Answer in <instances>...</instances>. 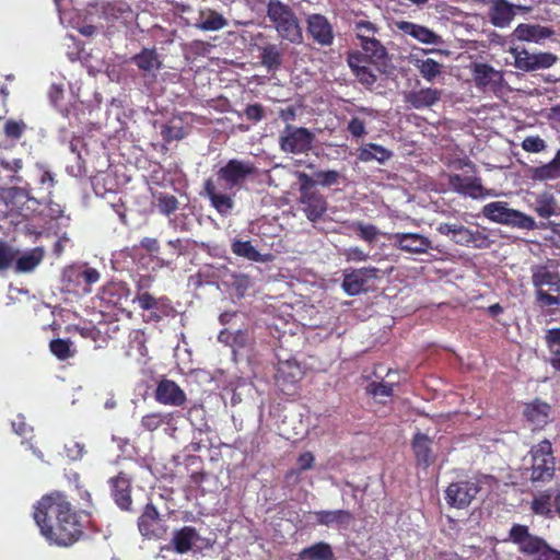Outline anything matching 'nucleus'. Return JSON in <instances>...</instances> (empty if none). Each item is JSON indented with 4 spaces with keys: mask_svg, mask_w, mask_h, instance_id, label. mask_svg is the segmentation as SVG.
<instances>
[{
    "mask_svg": "<svg viewBox=\"0 0 560 560\" xmlns=\"http://www.w3.org/2000/svg\"><path fill=\"white\" fill-rule=\"evenodd\" d=\"M266 13L278 35L292 44L303 42V32L293 9L281 0H268Z\"/></svg>",
    "mask_w": 560,
    "mask_h": 560,
    "instance_id": "nucleus-4",
    "label": "nucleus"
},
{
    "mask_svg": "<svg viewBox=\"0 0 560 560\" xmlns=\"http://www.w3.org/2000/svg\"><path fill=\"white\" fill-rule=\"evenodd\" d=\"M299 202L305 217L311 222H317L327 211V200L319 191L300 196Z\"/></svg>",
    "mask_w": 560,
    "mask_h": 560,
    "instance_id": "nucleus-24",
    "label": "nucleus"
},
{
    "mask_svg": "<svg viewBox=\"0 0 560 560\" xmlns=\"http://www.w3.org/2000/svg\"><path fill=\"white\" fill-rule=\"evenodd\" d=\"M348 228L354 231L360 240L370 245L374 244L381 235V231L376 225L364 223L363 221H353L348 225Z\"/></svg>",
    "mask_w": 560,
    "mask_h": 560,
    "instance_id": "nucleus-46",
    "label": "nucleus"
},
{
    "mask_svg": "<svg viewBox=\"0 0 560 560\" xmlns=\"http://www.w3.org/2000/svg\"><path fill=\"white\" fill-rule=\"evenodd\" d=\"M348 65L361 84L372 86L376 82L377 75L370 67L372 63L360 51L349 54Z\"/></svg>",
    "mask_w": 560,
    "mask_h": 560,
    "instance_id": "nucleus-25",
    "label": "nucleus"
},
{
    "mask_svg": "<svg viewBox=\"0 0 560 560\" xmlns=\"http://www.w3.org/2000/svg\"><path fill=\"white\" fill-rule=\"evenodd\" d=\"M303 376L301 365L295 360H285L278 363L276 381L279 384H295Z\"/></svg>",
    "mask_w": 560,
    "mask_h": 560,
    "instance_id": "nucleus-32",
    "label": "nucleus"
},
{
    "mask_svg": "<svg viewBox=\"0 0 560 560\" xmlns=\"http://www.w3.org/2000/svg\"><path fill=\"white\" fill-rule=\"evenodd\" d=\"M509 537L512 542L518 546V550L525 555H538L545 547L547 541L529 533L526 525L513 524L510 529Z\"/></svg>",
    "mask_w": 560,
    "mask_h": 560,
    "instance_id": "nucleus-15",
    "label": "nucleus"
},
{
    "mask_svg": "<svg viewBox=\"0 0 560 560\" xmlns=\"http://www.w3.org/2000/svg\"><path fill=\"white\" fill-rule=\"evenodd\" d=\"M228 25L226 19L212 9L201 10L196 27L201 31H219Z\"/></svg>",
    "mask_w": 560,
    "mask_h": 560,
    "instance_id": "nucleus-39",
    "label": "nucleus"
},
{
    "mask_svg": "<svg viewBox=\"0 0 560 560\" xmlns=\"http://www.w3.org/2000/svg\"><path fill=\"white\" fill-rule=\"evenodd\" d=\"M256 173L257 168L253 162L231 159L217 171V179L210 177L205 180V196L221 217H229L232 214L235 206L234 195L221 191L220 187L224 190H232Z\"/></svg>",
    "mask_w": 560,
    "mask_h": 560,
    "instance_id": "nucleus-2",
    "label": "nucleus"
},
{
    "mask_svg": "<svg viewBox=\"0 0 560 560\" xmlns=\"http://www.w3.org/2000/svg\"><path fill=\"white\" fill-rule=\"evenodd\" d=\"M369 394L373 397H390L393 396V385L385 382H372L366 387Z\"/></svg>",
    "mask_w": 560,
    "mask_h": 560,
    "instance_id": "nucleus-56",
    "label": "nucleus"
},
{
    "mask_svg": "<svg viewBox=\"0 0 560 560\" xmlns=\"http://www.w3.org/2000/svg\"><path fill=\"white\" fill-rule=\"evenodd\" d=\"M265 107L261 104H249L244 109L247 120L258 122L265 117Z\"/></svg>",
    "mask_w": 560,
    "mask_h": 560,
    "instance_id": "nucleus-60",
    "label": "nucleus"
},
{
    "mask_svg": "<svg viewBox=\"0 0 560 560\" xmlns=\"http://www.w3.org/2000/svg\"><path fill=\"white\" fill-rule=\"evenodd\" d=\"M545 342L550 353L549 364L560 372V328H550L546 331Z\"/></svg>",
    "mask_w": 560,
    "mask_h": 560,
    "instance_id": "nucleus-43",
    "label": "nucleus"
},
{
    "mask_svg": "<svg viewBox=\"0 0 560 560\" xmlns=\"http://www.w3.org/2000/svg\"><path fill=\"white\" fill-rule=\"evenodd\" d=\"M19 250L13 248L5 241L0 240V271L8 270L12 267Z\"/></svg>",
    "mask_w": 560,
    "mask_h": 560,
    "instance_id": "nucleus-53",
    "label": "nucleus"
},
{
    "mask_svg": "<svg viewBox=\"0 0 560 560\" xmlns=\"http://www.w3.org/2000/svg\"><path fill=\"white\" fill-rule=\"evenodd\" d=\"M260 65L268 73L275 74L280 70L283 62V51L277 44H267L259 47Z\"/></svg>",
    "mask_w": 560,
    "mask_h": 560,
    "instance_id": "nucleus-28",
    "label": "nucleus"
},
{
    "mask_svg": "<svg viewBox=\"0 0 560 560\" xmlns=\"http://www.w3.org/2000/svg\"><path fill=\"white\" fill-rule=\"evenodd\" d=\"M231 252L237 256L254 262H266L269 255L260 254L250 241L234 238L231 242Z\"/></svg>",
    "mask_w": 560,
    "mask_h": 560,
    "instance_id": "nucleus-33",
    "label": "nucleus"
},
{
    "mask_svg": "<svg viewBox=\"0 0 560 560\" xmlns=\"http://www.w3.org/2000/svg\"><path fill=\"white\" fill-rule=\"evenodd\" d=\"M316 180L323 187H329L338 184L340 178V173L335 170L329 171H319L315 173Z\"/></svg>",
    "mask_w": 560,
    "mask_h": 560,
    "instance_id": "nucleus-58",
    "label": "nucleus"
},
{
    "mask_svg": "<svg viewBox=\"0 0 560 560\" xmlns=\"http://www.w3.org/2000/svg\"><path fill=\"white\" fill-rule=\"evenodd\" d=\"M300 560H335L331 546L325 541H318L314 545L303 548L299 553Z\"/></svg>",
    "mask_w": 560,
    "mask_h": 560,
    "instance_id": "nucleus-40",
    "label": "nucleus"
},
{
    "mask_svg": "<svg viewBox=\"0 0 560 560\" xmlns=\"http://www.w3.org/2000/svg\"><path fill=\"white\" fill-rule=\"evenodd\" d=\"M392 245L409 254H424L432 248V242L419 233L385 234Z\"/></svg>",
    "mask_w": 560,
    "mask_h": 560,
    "instance_id": "nucleus-16",
    "label": "nucleus"
},
{
    "mask_svg": "<svg viewBox=\"0 0 560 560\" xmlns=\"http://www.w3.org/2000/svg\"><path fill=\"white\" fill-rule=\"evenodd\" d=\"M353 30L357 38L360 40V45L375 39V36L378 33L377 25L369 20L354 21Z\"/></svg>",
    "mask_w": 560,
    "mask_h": 560,
    "instance_id": "nucleus-48",
    "label": "nucleus"
},
{
    "mask_svg": "<svg viewBox=\"0 0 560 560\" xmlns=\"http://www.w3.org/2000/svg\"><path fill=\"white\" fill-rule=\"evenodd\" d=\"M172 420L173 413L155 411L142 417L141 427L147 431L153 432L164 424H170Z\"/></svg>",
    "mask_w": 560,
    "mask_h": 560,
    "instance_id": "nucleus-50",
    "label": "nucleus"
},
{
    "mask_svg": "<svg viewBox=\"0 0 560 560\" xmlns=\"http://www.w3.org/2000/svg\"><path fill=\"white\" fill-rule=\"evenodd\" d=\"M480 490V480L476 478L451 482L445 489V501L451 508L466 509L476 499Z\"/></svg>",
    "mask_w": 560,
    "mask_h": 560,
    "instance_id": "nucleus-11",
    "label": "nucleus"
},
{
    "mask_svg": "<svg viewBox=\"0 0 560 560\" xmlns=\"http://www.w3.org/2000/svg\"><path fill=\"white\" fill-rule=\"evenodd\" d=\"M381 270L376 267H363L345 271L342 280L343 291L354 296L373 285L374 280L380 278Z\"/></svg>",
    "mask_w": 560,
    "mask_h": 560,
    "instance_id": "nucleus-13",
    "label": "nucleus"
},
{
    "mask_svg": "<svg viewBox=\"0 0 560 560\" xmlns=\"http://www.w3.org/2000/svg\"><path fill=\"white\" fill-rule=\"evenodd\" d=\"M50 352L59 360H67L73 355L69 339H52L49 342Z\"/></svg>",
    "mask_w": 560,
    "mask_h": 560,
    "instance_id": "nucleus-52",
    "label": "nucleus"
},
{
    "mask_svg": "<svg viewBox=\"0 0 560 560\" xmlns=\"http://www.w3.org/2000/svg\"><path fill=\"white\" fill-rule=\"evenodd\" d=\"M316 523L323 526H349L353 521V514L348 510H334V511H316L314 512Z\"/></svg>",
    "mask_w": 560,
    "mask_h": 560,
    "instance_id": "nucleus-27",
    "label": "nucleus"
},
{
    "mask_svg": "<svg viewBox=\"0 0 560 560\" xmlns=\"http://www.w3.org/2000/svg\"><path fill=\"white\" fill-rule=\"evenodd\" d=\"M23 168V161L21 159L5 160L0 158V180H10L23 183L19 172Z\"/></svg>",
    "mask_w": 560,
    "mask_h": 560,
    "instance_id": "nucleus-45",
    "label": "nucleus"
},
{
    "mask_svg": "<svg viewBox=\"0 0 560 560\" xmlns=\"http://www.w3.org/2000/svg\"><path fill=\"white\" fill-rule=\"evenodd\" d=\"M529 480L535 486H544L552 481L556 476V458L552 452V444L545 439L533 445L530 451Z\"/></svg>",
    "mask_w": 560,
    "mask_h": 560,
    "instance_id": "nucleus-5",
    "label": "nucleus"
},
{
    "mask_svg": "<svg viewBox=\"0 0 560 560\" xmlns=\"http://www.w3.org/2000/svg\"><path fill=\"white\" fill-rule=\"evenodd\" d=\"M393 156V152L377 143H366L359 149L358 159L361 162H370L376 160L383 164Z\"/></svg>",
    "mask_w": 560,
    "mask_h": 560,
    "instance_id": "nucleus-41",
    "label": "nucleus"
},
{
    "mask_svg": "<svg viewBox=\"0 0 560 560\" xmlns=\"http://www.w3.org/2000/svg\"><path fill=\"white\" fill-rule=\"evenodd\" d=\"M33 517L40 534L50 544L69 547L84 535V521L66 493L51 491L34 506Z\"/></svg>",
    "mask_w": 560,
    "mask_h": 560,
    "instance_id": "nucleus-1",
    "label": "nucleus"
},
{
    "mask_svg": "<svg viewBox=\"0 0 560 560\" xmlns=\"http://www.w3.org/2000/svg\"><path fill=\"white\" fill-rule=\"evenodd\" d=\"M555 495L556 494H553L552 490L550 489L539 491L534 495L530 502L532 512L545 518H553L556 514L553 503Z\"/></svg>",
    "mask_w": 560,
    "mask_h": 560,
    "instance_id": "nucleus-29",
    "label": "nucleus"
},
{
    "mask_svg": "<svg viewBox=\"0 0 560 560\" xmlns=\"http://www.w3.org/2000/svg\"><path fill=\"white\" fill-rule=\"evenodd\" d=\"M67 276L69 278L75 277L78 281H83V283L86 285V288H84L85 292H90V287L96 283L101 278L100 272L95 268L91 267H85L83 269L71 268L68 270Z\"/></svg>",
    "mask_w": 560,
    "mask_h": 560,
    "instance_id": "nucleus-49",
    "label": "nucleus"
},
{
    "mask_svg": "<svg viewBox=\"0 0 560 560\" xmlns=\"http://www.w3.org/2000/svg\"><path fill=\"white\" fill-rule=\"evenodd\" d=\"M228 285L234 291L238 299L244 298L253 288L254 281L250 276L243 272H232Z\"/></svg>",
    "mask_w": 560,
    "mask_h": 560,
    "instance_id": "nucleus-47",
    "label": "nucleus"
},
{
    "mask_svg": "<svg viewBox=\"0 0 560 560\" xmlns=\"http://www.w3.org/2000/svg\"><path fill=\"white\" fill-rule=\"evenodd\" d=\"M128 290L122 283H108L105 285L101 293V299L113 306H119L124 300H127Z\"/></svg>",
    "mask_w": 560,
    "mask_h": 560,
    "instance_id": "nucleus-44",
    "label": "nucleus"
},
{
    "mask_svg": "<svg viewBox=\"0 0 560 560\" xmlns=\"http://www.w3.org/2000/svg\"><path fill=\"white\" fill-rule=\"evenodd\" d=\"M110 494L114 502L122 511H132L131 479L120 471L109 479Z\"/></svg>",
    "mask_w": 560,
    "mask_h": 560,
    "instance_id": "nucleus-20",
    "label": "nucleus"
},
{
    "mask_svg": "<svg viewBox=\"0 0 560 560\" xmlns=\"http://www.w3.org/2000/svg\"><path fill=\"white\" fill-rule=\"evenodd\" d=\"M347 130L353 138H362L366 135L365 121L359 117H352L348 122Z\"/></svg>",
    "mask_w": 560,
    "mask_h": 560,
    "instance_id": "nucleus-59",
    "label": "nucleus"
},
{
    "mask_svg": "<svg viewBox=\"0 0 560 560\" xmlns=\"http://www.w3.org/2000/svg\"><path fill=\"white\" fill-rule=\"evenodd\" d=\"M137 525L141 536L149 540L163 539L168 529L158 508L152 502H148L144 505L138 517Z\"/></svg>",
    "mask_w": 560,
    "mask_h": 560,
    "instance_id": "nucleus-10",
    "label": "nucleus"
},
{
    "mask_svg": "<svg viewBox=\"0 0 560 560\" xmlns=\"http://www.w3.org/2000/svg\"><path fill=\"white\" fill-rule=\"evenodd\" d=\"M306 30L314 43L320 46H330L334 43L332 25L323 14H310L306 19Z\"/></svg>",
    "mask_w": 560,
    "mask_h": 560,
    "instance_id": "nucleus-18",
    "label": "nucleus"
},
{
    "mask_svg": "<svg viewBox=\"0 0 560 560\" xmlns=\"http://www.w3.org/2000/svg\"><path fill=\"white\" fill-rule=\"evenodd\" d=\"M471 73L475 85L481 90L495 91L503 81L501 71L488 63L477 62L472 65Z\"/></svg>",
    "mask_w": 560,
    "mask_h": 560,
    "instance_id": "nucleus-21",
    "label": "nucleus"
},
{
    "mask_svg": "<svg viewBox=\"0 0 560 560\" xmlns=\"http://www.w3.org/2000/svg\"><path fill=\"white\" fill-rule=\"evenodd\" d=\"M299 183H300V196L304 194H311L314 191H318L314 189L315 180L306 173H299Z\"/></svg>",
    "mask_w": 560,
    "mask_h": 560,
    "instance_id": "nucleus-63",
    "label": "nucleus"
},
{
    "mask_svg": "<svg viewBox=\"0 0 560 560\" xmlns=\"http://www.w3.org/2000/svg\"><path fill=\"white\" fill-rule=\"evenodd\" d=\"M488 4L489 21L493 26L499 28L508 27L514 20L518 10H527V8L512 4L508 0H489Z\"/></svg>",
    "mask_w": 560,
    "mask_h": 560,
    "instance_id": "nucleus-17",
    "label": "nucleus"
},
{
    "mask_svg": "<svg viewBox=\"0 0 560 560\" xmlns=\"http://www.w3.org/2000/svg\"><path fill=\"white\" fill-rule=\"evenodd\" d=\"M448 185L455 192L472 199L497 196L494 190L486 189L482 186L481 178L477 176L463 177L459 174H451L448 176Z\"/></svg>",
    "mask_w": 560,
    "mask_h": 560,
    "instance_id": "nucleus-14",
    "label": "nucleus"
},
{
    "mask_svg": "<svg viewBox=\"0 0 560 560\" xmlns=\"http://www.w3.org/2000/svg\"><path fill=\"white\" fill-rule=\"evenodd\" d=\"M158 209L164 215H171L178 209V200L174 195L160 194Z\"/></svg>",
    "mask_w": 560,
    "mask_h": 560,
    "instance_id": "nucleus-54",
    "label": "nucleus"
},
{
    "mask_svg": "<svg viewBox=\"0 0 560 560\" xmlns=\"http://www.w3.org/2000/svg\"><path fill=\"white\" fill-rule=\"evenodd\" d=\"M31 187L0 188V220H8L11 225H19L35 211L39 201L31 196Z\"/></svg>",
    "mask_w": 560,
    "mask_h": 560,
    "instance_id": "nucleus-3",
    "label": "nucleus"
},
{
    "mask_svg": "<svg viewBox=\"0 0 560 560\" xmlns=\"http://www.w3.org/2000/svg\"><path fill=\"white\" fill-rule=\"evenodd\" d=\"M432 443V439L419 430L413 434L410 445L418 466L428 468L434 463Z\"/></svg>",
    "mask_w": 560,
    "mask_h": 560,
    "instance_id": "nucleus-23",
    "label": "nucleus"
},
{
    "mask_svg": "<svg viewBox=\"0 0 560 560\" xmlns=\"http://www.w3.org/2000/svg\"><path fill=\"white\" fill-rule=\"evenodd\" d=\"M413 38L423 44H436L439 36L427 26L420 25Z\"/></svg>",
    "mask_w": 560,
    "mask_h": 560,
    "instance_id": "nucleus-61",
    "label": "nucleus"
},
{
    "mask_svg": "<svg viewBox=\"0 0 560 560\" xmlns=\"http://www.w3.org/2000/svg\"><path fill=\"white\" fill-rule=\"evenodd\" d=\"M550 406L538 399L527 404L524 409L526 420L535 427H544L549 418Z\"/></svg>",
    "mask_w": 560,
    "mask_h": 560,
    "instance_id": "nucleus-36",
    "label": "nucleus"
},
{
    "mask_svg": "<svg viewBox=\"0 0 560 560\" xmlns=\"http://www.w3.org/2000/svg\"><path fill=\"white\" fill-rule=\"evenodd\" d=\"M536 560H560V551L553 549L548 542L537 555Z\"/></svg>",
    "mask_w": 560,
    "mask_h": 560,
    "instance_id": "nucleus-64",
    "label": "nucleus"
},
{
    "mask_svg": "<svg viewBox=\"0 0 560 560\" xmlns=\"http://www.w3.org/2000/svg\"><path fill=\"white\" fill-rule=\"evenodd\" d=\"M314 135L304 127L287 125L279 138L280 149L283 152L300 154L311 150Z\"/></svg>",
    "mask_w": 560,
    "mask_h": 560,
    "instance_id": "nucleus-12",
    "label": "nucleus"
},
{
    "mask_svg": "<svg viewBox=\"0 0 560 560\" xmlns=\"http://www.w3.org/2000/svg\"><path fill=\"white\" fill-rule=\"evenodd\" d=\"M131 61L143 72H153L163 67L154 48H143L131 58Z\"/></svg>",
    "mask_w": 560,
    "mask_h": 560,
    "instance_id": "nucleus-38",
    "label": "nucleus"
},
{
    "mask_svg": "<svg viewBox=\"0 0 560 560\" xmlns=\"http://www.w3.org/2000/svg\"><path fill=\"white\" fill-rule=\"evenodd\" d=\"M417 68L422 78L428 82H433V80L442 72V65L431 58L419 60Z\"/></svg>",
    "mask_w": 560,
    "mask_h": 560,
    "instance_id": "nucleus-51",
    "label": "nucleus"
},
{
    "mask_svg": "<svg viewBox=\"0 0 560 560\" xmlns=\"http://www.w3.org/2000/svg\"><path fill=\"white\" fill-rule=\"evenodd\" d=\"M44 257L45 250L43 247L32 248L21 256L16 255L14 260L15 271L22 273L31 272L43 261Z\"/></svg>",
    "mask_w": 560,
    "mask_h": 560,
    "instance_id": "nucleus-34",
    "label": "nucleus"
},
{
    "mask_svg": "<svg viewBox=\"0 0 560 560\" xmlns=\"http://www.w3.org/2000/svg\"><path fill=\"white\" fill-rule=\"evenodd\" d=\"M362 48L361 56L366 58L373 66L380 67L386 66L388 60V54L385 46L377 39H373L360 45Z\"/></svg>",
    "mask_w": 560,
    "mask_h": 560,
    "instance_id": "nucleus-31",
    "label": "nucleus"
},
{
    "mask_svg": "<svg viewBox=\"0 0 560 560\" xmlns=\"http://www.w3.org/2000/svg\"><path fill=\"white\" fill-rule=\"evenodd\" d=\"M511 54L514 67L524 72L549 69L558 61V56L549 51L529 52L525 48L515 47L511 49Z\"/></svg>",
    "mask_w": 560,
    "mask_h": 560,
    "instance_id": "nucleus-9",
    "label": "nucleus"
},
{
    "mask_svg": "<svg viewBox=\"0 0 560 560\" xmlns=\"http://www.w3.org/2000/svg\"><path fill=\"white\" fill-rule=\"evenodd\" d=\"M135 302L142 311L149 312L143 315L145 323H159L164 318L176 316V310L166 296L155 298L149 292H142L136 296Z\"/></svg>",
    "mask_w": 560,
    "mask_h": 560,
    "instance_id": "nucleus-8",
    "label": "nucleus"
},
{
    "mask_svg": "<svg viewBox=\"0 0 560 560\" xmlns=\"http://www.w3.org/2000/svg\"><path fill=\"white\" fill-rule=\"evenodd\" d=\"M482 214L488 220L522 230H534L536 222L533 217L508 207L504 201H492L482 208Z\"/></svg>",
    "mask_w": 560,
    "mask_h": 560,
    "instance_id": "nucleus-6",
    "label": "nucleus"
},
{
    "mask_svg": "<svg viewBox=\"0 0 560 560\" xmlns=\"http://www.w3.org/2000/svg\"><path fill=\"white\" fill-rule=\"evenodd\" d=\"M532 280L536 290L542 289L545 285L556 287V291L560 290V278L558 272L551 271L547 266H535L532 268Z\"/></svg>",
    "mask_w": 560,
    "mask_h": 560,
    "instance_id": "nucleus-35",
    "label": "nucleus"
},
{
    "mask_svg": "<svg viewBox=\"0 0 560 560\" xmlns=\"http://www.w3.org/2000/svg\"><path fill=\"white\" fill-rule=\"evenodd\" d=\"M513 35L518 40L539 44L551 37L553 35V31L550 27L541 26L539 24L521 23L515 27Z\"/></svg>",
    "mask_w": 560,
    "mask_h": 560,
    "instance_id": "nucleus-26",
    "label": "nucleus"
},
{
    "mask_svg": "<svg viewBox=\"0 0 560 560\" xmlns=\"http://www.w3.org/2000/svg\"><path fill=\"white\" fill-rule=\"evenodd\" d=\"M200 538L199 532L194 526L186 525L175 529L170 542L162 547L161 550H172L184 555L191 551Z\"/></svg>",
    "mask_w": 560,
    "mask_h": 560,
    "instance_id": "nucleus-19",
    "label": "nucleus"
},
{
    "mask_svg": "<svg viewBox=\"0 0 560 560\" xmlns=\"http://www.w3.org/2000/svg\"><path fill=\"white\" fill-rule=\"evenodd\" d=\"M530 174L534 180L539 182L560 178V149L556 152V155L550 162L533 167Z\"/></svg>",
    "mask_w": 560,
    "mask_h": 560,
    "instance_id": "nucleus-37",
    "label": "nucleus"
},
{
    "mask_svg": "<svg viewBox=\"0 0 560 560\" xmlns=\"http://www.w3.org/2000/svg\"><path fill=\"white\" fill-rule=\"evenodd\" d=\"M343 256L348 261H365L369 259V254L365 253L362 248L359 246H351L347 249H345Z\"/></svg>",
    "mask_w": 560,
    "mask_h": 560,
    "instance_id": "nucleus-62",
    "label": "nucleus"
},
{
    "mask_svg": "<svg viewBox=\"0 0 560 560\" xmlns=\"http://www.w3.org/2000/svg\"><path fill=\"white\" fill-rule=\"evenodd\" d=\"M161 136L165 142L170 143L174 140H182L185 137V131L182 126L163 125Z\"/></svg>",
    "mask_w": 560,
    "mask_h": 560,
    "instance_id": "nucleus-57",
    "label": "nucleus"
},
{
    "mask_svg": "<svg viewBox=\"0 0 560 560\" xmlns=\"http://www.w3.org/2000/svg\"><path fill=\"white\" fill-rule=\"evenodd\" d=\"M27 130V125L22 120L7 119L2 127V137H0V148H5V141H19Z\"/></svg>",
    "mask_w": 560,
    "mask_h": 560,
    "instance_id": "nucleus-42",
    "label": "nucleus"
},
{
    "mask_svg": "<svg viewBox=\"0 0 560 560\" xmlns=\"http://www.w3.org/2000/svg\"><path fill=\"white\" fill-rule=\"evenodd\" d=\"M441 100V91L432 88L412 91L406 95V102L416 109L431 107Z\"/></svg>",
    "mask_w": 560,
    "mask_h": 560,
    "instance_id": "nucleus-30",
    "label": "nucleus"
},
{
    "mask_svg": "<svg viewBox=\"0 0 560 560\" xmlns=\"http://www.w3.org/2000/svg\"><path fill=\"white\" fill-rule=\"evenodd\" d=\"M436 231L441 235L450 236L453 243L460 246L485 249L489 248L492 243L483 232L470 230L459 223H440Z\"/></svg>",
    "mask_w": 560,
    "mask_h": 560,
    "instance_id": "nucleus-7",
    "label": "nucleus"
},
{
    "mask_svg": "<svg viewBox=\"0 0 560 560\" xmlns=\"http://www.w3.org/2000/svg\"><path fill=\"white\" fill-rule=\"evenodd\" d=\"M547 148L544 139L539 136H528L522 141V149L529 153H539Z\"/></svg>",
    "mask_w": 560,
    "mask_h": 560,
    "instance_id": "nucleus-55",
    "label": "nucleus"
},
{
    "mask_svg": "<svg viewBox=\"0 0 560 560\" xmlns=\"http://www.w3.org/2000/svg\"><path fill=\"white\" fill-rule=\"evenodd\" d=\"M154 398L158 402L179 407L186 401L185 392L172 380H162L158 383Z\"/></svg>",
    "mask_w": 560,
    "mask_h": 560,
    "instance_id": "nucleus-22",
    "label": "nucleus"
}]
</instances>
